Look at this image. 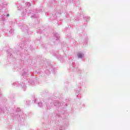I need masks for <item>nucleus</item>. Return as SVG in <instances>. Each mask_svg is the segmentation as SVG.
Here are the masks:
<instances>
[{
	"instance_id": "20e7f679",
	"label": "nucleus",
	"mask_w": 130,
	"mask_h": 130,
	"mask_svg": "<svg viewBox=\"0 0 130 130\" xmlns=\"http://www.w3.org/2000/svg\"><path fill=\"white\" fill-rule=\"evenodd\" d=\"M26 6H27V7H30V6H31V4H30L29 3H26Z\"/></svg>"
},
{
	"instance_id": "6e6552de",
	"label": "nucleus",
	"mask_w": 130,
	"mask_h": 130,
	"mask_svg": "<svg viewBox=\"0 0 130 130\" xmlns=\"http://www.w3.org/2000/svg\"><path fill=\"white\" fill-rule=\"evenodd\" d=\"M7 17H9V14H7Z\"/></svg>"
},
{
	"instance_id": "423d86ee",
	"label": "nucleus",
	"mask_w": 130,
	"mask_h": 130,
	"mask_svg": "<svg viewBox=\"0 0 130 130\" xmlns=\"http://www.w3.org/2000/svg\"><path fill=\"white\" fill-rule=\"evenodd\" d=\"M22 76H26V77H27V73H23L22 74Z\"/></svg>"
},
{
	"instance_id": "f257e3e1",
	"label": "nucleus",
	"mask_w": 130,
	"mask_h": 130,
	"mask_svg": "<svg viewBox=\"0 0 130 130\" xmlns=\"http://www.w3.org/2000/svg\"><path fill=\"white\" fill-rule=\"evenodd\" d=\"M77 55L79 58H82V57H84V54L82 53H78Z\"/></svg>"
},
{
	"instance_id": "0eeeda50",
	"label": "nucleus",
	"mask_w": 130,
	"mask_h": 130,
	"mask_svg": "<svg viewBox=\"0 0 130 130\" xmlns=\"http://www.w3.org/2000/svg\"><path fill=\"white\" fill-rule=\"evenodd\" d=\"M32 18H37V16L35 14H32Z\"/></svg>"
},
{
	"instance_id": "f03ea898",
	"label": "nucleus",
	"mask_w": 130,
	"mask_h": 130,
	"mask_svg": "<svg viewBox=\"0 0 130 130\" xmlns=\"http://www.w3.org/2000/svg\"><path fill=\"white\" fill-rule=\"evenodd\" d=\"M54 39H55L56 41H57V40H58V39H59V36L57 34L55 35L54 36Z\"/></svg>"
},
{
	"instance_id": "7ed1b4c3",
	"label": "nucleus",
	"mask_w": 130,
	"mask_h": 130,
	"mask_svg": "<svg viewBox=\"0 0 130 130\" xmlns=\"http://www.w3.org/2000/svg\"><path fill=\"white\" fill-rule=\"evenodd\" d=\"M5 16H6V14H3V15H2V16L1 17V19H2V20H1L0 23H2V22L5 21Z\"/></svg>"
},
{
	"instance_id": "39448f33",
	"label": "nucleus",
	"mask_w": 130,
	"mask_h": 130,
	"mask_svg": "<svg viewBox=\"0 0 130 130\" xmlns=\"http://www.w3.org/2000/svg\"><path fill=\"white\" fill-rule=\"evenodd\" d=\"M10 33H11L13 34L14 33V29H11L10 31H9Z\"/></svg>"
}]
</instances>
